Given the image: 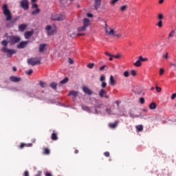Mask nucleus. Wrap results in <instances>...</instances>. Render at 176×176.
Here are the masks:
<instances>
[{"instance_id":"nucleus-49","label":"nucleus","mask_w":176,"mask_h":176,"mask_svg":"<svg viewBox=\"0 0 176 176\" xmlns=\"http://www.w3.org/2000/svg\"><path fill=\"white\" fill-rule=\"evenodd\" d=\"M104 155L106 157H109V156H111V154L108 151L104 152Z\"/></svg>"},{"instance_id":"nucleus-50","label":"nucleus","mask_w":176,"mask_h":176,"mask_svg":"<svg viewBox=\"0 0 176 176\" xmlns=\"http://www.w3.org/2000/svg\"><path fill=\"white\" fill-rule=\"evenodd\" d=\"M26 146V144L25 143H21L19 146V148L20 149H23V148L25 147Z\"/></svg>"},{"instance_id":"nucleus-43","label":"nucleus","mask_w":176,"mask_h":176,"mask_svg":"<svg viewBox=\"0 0 176 176\" xmlns=\"http://www.w3.org/2000/svg\"><path fill=\"white\" fill-rule=\"evenodd\" d=\"M138 60L141 61H146L148 59L147 58H143L142 56H139Z\"/></svg>"},{"instance_id":"nucleus-57","label":"nucleus","mask_w":176,"mask_h":176,"mask_svg":"<svg viewBox=\"0 0 176 176\" xmlns=\"http://www.w3.org/2000/svg\"><path fill=\"white\" fill-rule=\"evenodd\" d=\"M35 176H42V171L38 170Z\"/></svg>"},{"instance_id":"nucleus-48","label":"nucleus","mask_w":176,"mask_h":176,"mask_svg":"<svg viewBox=\"0 0 176 176\" xmlns=\"http://www.w3.org/2000/svg\"><path fill=\"white\" fill-rule=\"evenodd\" d=\"M32 72H34V70H32V69H30L28 72H25V74H27V75H31Z\"/></svg>"},{"instance_id":"nucleus-12","label":"nucleus","mask_w":176,"mask_h":176,"mask_svg":"<svg viewBox=\"0 0 176 176\" xmlns=\"http://www.w3.org/2000/svg\"><path fill=\"white\" fill-rule=\"evenodd\" d=\"M46 46H47V44L40 45L38 47L39 53H45V50H46Z\"/></svg>"},{"instance_id":"nucleus-45","label":"nucleus","mask_w":176,"mask_h":176,"mask_svg":"<svg viewBox=\"0 0 176 176\" xmlns=\"http://www.w3.org/2000/svg\"><path fill=\"white\" fill-rule=\"evenodd\" d=\"M101 87L102 89H105V87H107V82L103 81L101 84Z\"/></svg>"},{"instance_id":"nucleus-9","label":"nucleus","mask_w":176,"mask_h":176,"mask_svg":"<svg viewBox=\"0 0 176 176\" xmlns=\"http://www.w3.org/2000/svg\"><path fill=\"white\" fill-rule=\"evenodd\" d=\"M28 43H30L29 41H22L19 44L17 45L16 47L18 49H24V47H25V46H27L28 45Z\"/></svg>"},{"instance_id":"nucleus-2","label":"nucleus","mask_w":176,"mask_h":176,"mask_svg":"<svg viewBox=\"0 0 176 176\" xmlns=\"http://www.w3.org/2000/svg\"><path fill=\"white\" fill-rule=\"evenodd\" d=\"M51 19L54 21H63V20H65V14L54 12L51 15Z\"/></svg>"},{"instance_id":"nucleus-46","label":"nucleus","mask_w":176,"mask_h":176,"mask_svg":"<svg viewBox=\"0 0 176 176\" xmlns=\"http://www.w3.org/2000/svg\"><path fill=\"white\" fill-rule=\"evenodd\" d=\"M120 0H111L110 1L111 5H115L117 2H119Z\"/></svg>"},{"instance_id":"nucleus-26","label":"nucleus","mask_w":176,"mask_h":176,"mask_svg":"<svg viewBox=\"0 0 176 176\" xmlns=\"http://www.w3.org/2000/svg\"><path fill=\"white\" fill-rule=\"evenodd\" d=\"M50 87H52V89H53L54 90H57V83L52 82L50 84Z\"/></svg>"},{"instance_id":"nucleus-42","label":"nucleus","mask_w":176,"mask_h":176,"mask_svg":"<svg viewBox=\"0 0 176 176\" xmlns=\"http://www.w3.org/2000/svg\"><path fill=\"white\" fill-rule=\"evenodd\" d=\"M140 102L141 104H145V98H144L143 97L140 98Z\"/></svg>"},{"instance_id":"nucleus-1","label":"nucleus","mask_w":176,"mask_h":176,"mask_svg":"<svg viewBox=\"0 0 176 176\" xmlns=\"http://www.w3.org/2000/svg\"><path fill=\"white\" fill-rule=\"evenodd\" d=\"M3 14L6 16V21H10L12 20V12L9 10L8 4H3L2 6Z\"/></svg>"},{"instance_id":"nucleus-18","label":"nucleus","mask_w":176,"mask_h":176,"mask_svg":"<svg viewBox=\"0 0 176 176\" xmlns=\"http://www.w3.org/2000/svg\"><path fill=\"white\" fill-rule=\"evenodd\" d=\"M27 27H28L27 25L21 24V25L19 26V31H20V32H23L24 30L27 28Z\"/></svg>"},{"instance_id":"nucleus-47","label":"nucleus","mask_w":176,"mask_h":176,"mask_svg":"<svg viewBox=\"0 0 176 176\" xmlns=\"http://www.w3.org/2000/svg\"><path fill=\"white\" fill-rule=\"evenodd\" d=\"M88 68L91 69L94 67V63H89L87 65Z\"/></svg>"},{"instance_id":"nucleus-40","label":"nucleus","mask_w":176,"mask_h":176,"mask_svg":"<svg viewBox=\"0 0 176 176\" xmlns=\"http://www.w3.org/2000/svg\"><path fill=\"white\" fill-rule=\"evenodd\" d=\"M1 45L3 46H4V47H6V46H8V41H6V40H3L2 42H1Z\"/></svg>"},{"instance_id":"nucleus-36","label":"nucleus","mask_w":176,"mask_h":176,"mask_svg":"<svg viewBox=\"0 0 176 176\" xmlns=\"http://www.w3.org/2000/svg\"><path fill=\"white\" fill-rule=\"evenodd\" d=\"M100 81L105 82V76L104 74L100 75Z\"/></svg>"},{"instance_id":"nucleus-10","label":"nucleus","mask_w":176,"mask_h":176,"mask_svg":"<svg viewBox=\"0 0 176 176\" xmlns=\"http://www.w3.org/2000/svg\"><path fill=\"white\" fill-rule=\"evenodd\" d=\"M10 80L11 82H13L14 83H17V82H21V78L19 77H16L14 76H12L10 77Z\"/></svg>"},{"instance_id":"nucleus-39","label":"nucleus","mask_w":176,"mask_h":176,"mask_svg":"<svg viewBox=\"0 0 176 176\" xmlns=\"http://www.w3.org/2000/svg\"><path fill=\"white\" fill-rule=\"evenodd\" d=\"M175 34V31L172 30L168 35V38H173V36H174Z\"/></svg>"},{"instance_id":"nucleus-30","label":"nucleus","mask_w":176,"mask_h":176,"mask_svg":"<svg viewBox=\"0 0 176 176\" xmlns=\"http://www.w3.org/2000/svg\"><path fill=\"white\" fill-rule=\"evenodd\" d=\"M156 107H157V105H156V103H155V102H152L149 105L150 109H156Z\"/></svg>"},{"instance_id":"nucleus-51","label":"nucleus","mask_w":176,"mask_h":176,"mask_svg":"<svg viewBox=\"0 0 176 176\" xmlns=\"http://www.w3.org/2000/svg\"><path fill=\"white\" fill-rule=\"evenodd\" d=\"M112 57H113V58H120V54H118L117 55H112Z\"/></svg>"},{"instance_id":"nucleus-56","label":"nucleus","mask_w":176,"mask_h":176,"mask_svg":"<svg viewBox=\"0 0 176 176\" xmlns=\"http://www.w3.org/2000/svg\"><path fill=\"white\" fill-rule=\"evenodd\" d=\"M176 98V93L173 94L171 96V100H175Z\"/></svg>"},{"instance_id":"nucleus-29","label":"nucleus","mask_w":176,"mask_h":176,"mask_svg":"<svg viewBox=\"0 0 176 176\" xmlns=\"http://www.w3.org/2000/svg\"><path fill=\"white\" fill-rule=\"evenodd\" d=\"M40 12H41V10L39 8H36L34 11L32 12V14L33 16H35V14H39Z\"/></svg>"},{"instance_id":"nucleus-28","label":"nucleus","mask_w":176,"mask_h":176,"mask_svg":"<svg viewBox=\"0 0 176 176\" xmlns=\"http://www.w3.org/2000/svg\"><path fill=\"white\" fill-rule=\"evenodd\" d=\"M86 28H87V27L85 26V25H83V26L78 28V32H80L82 31H85Z\"/></svg>"},{"instance_id":"nucleus-62","label":"nucleus","mask_w":176,"mask_h":176,"mask_svg":"<svg viewBox=\"0 0 176 176\" xmlns=\"http://www.w3.org/2000/svg\"><path fill=\"white\" fill-rule=\"evenodd\" d=\"M45 176H52V173H49V172H47V173H45Z\"/></svg>"},{"instance_id":"nucleus-3","label":"nucleus","mask_w":176,"mask_h":176,"mask_svg":"<svg viewBox=\"0 0 176 176\" xmlns=\"http://www.w3.org/2000/svg\"><path fill=\"white\" fill-rule=\"evenodd\" d=\"M28 65H32V67L35 65H40L41 58H30L27 60Z\"/></svg>"},{"instance_id":"nucleus-35","label":"nucleus","mask_w":176,"mask_h":176,"mask_svg":"<svg viewBox=\"0 0 176 176\" xmlns=\"http://www.w3.org/2000/svg\"><path fill=\"white\" fill-rule=\"evenodd\" d=\"M125 10H127V6H122L120 7L121 12H124Z\"/></svg>"},{"instance_id":"nucleus-7","label":"nucleus","mask_w":176,"mask_h":176,"mask_svg":"<svg viewBox=\"0 0 176 176\" xmlns=\"http://www.w3.org/2000/svg\"><path fill=\"white\" fill-rule=\"evenodd\" d=\"M20 6L24 10H28V9L30 8V6H28V0H22L20 2Z\"/></svg>"},{"instance_id":"nucleus-55","label":"nucleus","mask_w":176,"mask_h":176,"mask_svg":"<svg viewBox=\"0 0 176 176\" xmlns=\"http://www.w3.org/2000/svg\"><path fill=\"white\" fill-rule=\"evenodd\" d=\"M164 74V69H160V76H162Z\"/></svg>"},{"instance_id":"nucleus-20","label":"nucleus","mask_w":176,"mask_h":176,"mask_svg":"<svg viewBox=\"0 0 176 176\" xmlns=\"http://www.w3.org/2000/svg\"><path fill=\"white\" fill-rule=\"evenodd\" d=\"M16 21H17V19H15L13 21H12L10 23H7L6 27L8 28H10V27H13V25H14V23H16Z\"/></svg>"},{"instance_id":"nucleus-6","label":"nucleus","mask_w":176,"mask_h":176,"mask_svg":"<svg viewBox=\"0 0 176 176\" xmlns=\"http://www.w3.org/2000/svg\"><path fill=\"white\" fill-rule=\"evenodd\" d=\"M45 30L47 31V34L49 36L53 35L56 32V28H52V25H48L45 27Z\"/></svg>"},{"instance_id":"nucleus-13","label":"nucleus","mask_w":176,"mask_h":176,"mask_svg":"<svg viewBox=\"0 0 176 176\" xmlns=\"http://www.w3.org/2000/svg\"><path fill=\"white\" fill-rule=\"evenodd\" d=\"M82 91L84 93H85V94H88V96H91L93 94V91L87 87H83Z\"/></svg>"},{"instance_id":"nucleus-34","label":"nucleus","mask_w":176,"mask_h":176,"mask_svg":"<svg viewBox=\"0 0 176 176\" xmlns=\"http://www.w3.org/2000/svg\"><path fill=\"white\" fill-rule=\"evenodd\" d=\"M156 25L160 28H162V27H163V21H159Z\"/></svg>"},{"instance_id":"nucleus-11","label":"nucleus","mask_w":176,"mask_h":176,"mask_svg":"<svg viewBox=\"0 0 176 176\" xmlns=\"http://www.w3.org/2000/svg\"><path fill=\"white\" fill-rule=\"evenodd\" d=\"M107 28H108V24L107 23V22H105L104 29H105L106 34H107V35H110V36L114 35L113 29H110V31L109 32Z\"/></svg>"},{"instance_id":"nucleus-27","label":"nucleus","mask_w":176,"mask_h":176,"mask_svg":"<svg viewBox=\"0 0 176 176\" xmlns=\"http://www.w3.org/2000/svg\"><path fill=\"white\" fill-rule=\"evenodd\" d=\"M43 154L44 155H50V150L47 148H43Z\"/></svg>"},{"instance_id":"nucleus-33","label":"nucleus","mask_w":176,"mask_h":176,"mask_svg":"<svg viewBox=\"0 0 176 176\" xmlns=\"http://www.w3.org/2000/svg\"><path fill=\"white\" fill-rule=\"evenodd\" d=\"M163 19H164V16L163 15V14H159L157 15V19L160 21L163 20Z\"/></svg>"},{"instance_id":"nucleus-53","label":"nucleus","mask_w":176,"mask_h":176,"mask_svg":"<svg viewBox=\"0 0 176 176\" xmlns=\"http://www.w3.org/2000/svg\"><path fill=\"white\" fill-rule=\"evenodd\" d=\"M107 68V65H103L99 68V71H104Z\"/></svg>"},{"instance_id":"nucleus-17","label":"nucleus","mask_w":176,"mask_h":176,"mask_svg":"<svg viewBox=\"0 0 176 176\" xmlns=\"http://www.w3.org/2000/svg\"><path fill=\"white\" fill-rule=\"evenodd\" d=\"M109 83L111 86H115L116 85V81H115V78H113V76H110Z\"/></svg>"},{"instance_id":"nucleus-58","label":"nucleus","mask_w":176,"mask_h":176,"mask_svg":"<svg viewBox=\"0 0 176 176\" xmlns=\"http://www.w3.org/2000/svg\"><path fill=\"white\" fill-rule=\"evenodd\" d=\"M32 8H36V9H38V5L36 3H34L32 4Z\"/></svg>"},{"instance_id":"nucleus-25","label":"nucleus","mask_w":176,"mask_h":176,"mask_svg":"<svg viewBox=\"0 0 176 176\" xmlns=\"http://www.w3.org/2000/svg\"><path fill=\"white\" fill-rule=\"evenodd\" d=\"M89 23H90V20H89V19H84L83 23L85 27H89Z\"/></svg>"},{"instance_id":"nucleus-31","label":"nucleus","mask_w":176,"mask_h":176,"mask_svg":"<svg viewBox=\"0 0 176 176\" xmlns=\"http://www.w3.org/2000/svg\"><path fill=\"white\" fill-rule=\"evenodd\" d=\"M105 112L107 113V115H111L112 113V109L109 107H107L105 109Z\"/></svg>"},{"instance_id":"nucleus-22","label":"nucleus","mask_w":176,"mask_h":176,"mask_svg":"<svg viewBox=\"0 0 176 176\" xmlns=\"http://www.w3.org/2000/svg\"><path fill=\"white\" fill-rule=\"evenodd\" d=\"M136 130L138 131V133H140V131H143L144 126L141 124L136 126Z\"/></svg>"},{"instance_id":"nucleus-8","label":"nucleus","mask_w":176,"mask_h":176,"mask_svg":"<svg viewBox=\"0 0 176 176\" xmlns=\"http://www.w3.org/2000/svg\"><path fill=\"white\" fill-rule=\"evenodd\" d=\"M99 96L101 98H106V100H108L109 98V95L107 94V91H105V89H101L99 91Z\"/></svg>"},{"instance_id":"nucleus-44","label":"nucleus","mask_w":176,"mask_h":176,"mask_svg":"<svg viewBox=\"0 0 176 176\" xmlns=\"http://www.w3.org/2000/svg\"><path fill=\"white\" fill-rule=\"evenodd\" d=\"M131 75H132V76H135V75H137V72L135 70H131Z\"/></svg>"},{"instance_id":"nucleus-61","label":"nucleus","mask_w":176,"mask_h":176,"mask_svg":"<svg viewBox=\"0 0 176 176\" xmlns=\"http://www.w3.org/2000/svg\"><path fill=\"white\" fill-rule=\"evenodd\" d=\"M115 102H116V105H117L118 107H119V105H120V101L117 100V101H116Z\"/></svg>"},{"instance_id":"nucleus-24","label":"nucleus","mask_w":176,"mask_h":176,"mask_svg":"<svg viewBox=\"0 0 176 176\" xmlns=\"http://www.w3.org/2000/svg\"><path fill=\"white\" fill-rule=\"evenodd\" d=\"M118 121H116L115 123H113V124H109V126L111 129H116V127L118 126Z\"/></svg>"},{"instance_id":"nucleus-32","label":"nucleus","mask_w":176,"mask_h":176,"mask_svg":"<svg viewBox=\"0 0 176 176\" xmlns=\"http://www.w3.org/2000/svg\"><path fill=\"white\" fill-rule=\"evenodd\" d=\"M141 62L139 59L133 64L135 67H141Z\"/></svg>"},{"instance_id":"nucleus-38","label":"nucleus","mask_w":176,"mask_h":176,"mask_svg":"<svg viewBox=\"0 0 176 176\" xmlns=\"http://www.w3.org/2000/svg\"><path fill=\"white\" fill-rule=\"evenodd\" d=\"M39 85L41 87H46V82H43V81H40L39 82Z\"/></svg>"},{"instance_id":"nucleus-52","label":"nucleus","mask_w":176,"mask_h":176,"mask_svg":"<svg viewBox=\"0 0 176 176\" xmlns=\"http://www.w3.org/2000/svg\"><path fill=\"white\" fill-rule=\"evenodd\" d=\"M155 89H156L157 93H160V91H162V88L160 87L156 86Z\"/></svg>"},{"instance_id":"nucleus-54","label":"nucleus","mask_w":176,"mask_h":176,"mask_svg":"<svg viewBox=\"0 0 176 176\" xmlns=\"http://www.w3.org/2000/svg\"><path fill=\"white\" fill-rule=\"evenodd\" d=\"M23 176H30V172H28V170H25L23 173Z\"/></svg>"},{"instance_id":"nucleus-63","label":"nucleus","mask_w":176,"mask_h":176,"mask_svg":"<svg viewBox=\"0 0 176 176\" xmlns=\"http://www.w3.org/2000/svg\"><path fill=\"white\" fill-rule=\"evenodd\" d=\"M87 16V17H93V14L88 13Z\"/></svg>"},{"instance_id":"nucleus-21","label":"nucleus","mask_w":176,"mask_h":176,"mask_svg":"<svg viewBox=\"0 0 176 176\" xmlns=\"http://www.w3.org/2000/svg\"><path fill=\"white\" fill-rule=\"evenodd\" d=\"M134 93H135V94H142V89L140 87H136L134 89Z\"/></svg>"},{"instance_id":"nucleus-14","label":"nucleus","mask_w":176,"mask_h":176,"mask_svg":"<svg viewBox=\"0 0 176 176\" xmlns=\"http://www.w3.org/2000/svg\"><path fill=\"white\" fill-rule=\"evenodd\" d=\"M34 35V31H28L25 33V39H30Z\"/></svg>"},{"instance_id":"nucleus-64","label":"nucleus","mask_w":176,"mask_h":176,"mask_svg":"<svg viewBox=\"0 0 176 176\" xmlns=\"http://www.w3.org/2000/svg\"><path fill=\"white\" fill-rule=\"evenodd\" d=\"M26 146H32V143L26 144Z\"/></svg>"},{"instance_id":"nucleus-23","label":"nucleus","mask_w":176,"mask_h":176,"mask_svg":"<svg viewBox=\"0 0 176 176\" xmlns=\"http://www.w3.org/2000/svg\"><path fill=\"white\" fill-rule=\"evenodd\" d=\"M69 78L68 77L65 78L63 80L60 81V85H65V83H68Z\"/></svg>"},{"instance_id":"nucleus-37","label":"nucleus","mask_w":176,"mask_h":176,"mask_svg":"<svg viewBox=\"0 0 176 176\" xmlns=\"http://www.w3.org/2000/svg\"><path fill=\"white\" fill-rule=\"evenodd\" d=\"M123 76L125 78H129V76H130V73L129 72V71H126L124 72Z\"/></svg>"},{"instance_id":"nucleus-5","label":"nucleus","mask_w":176,"mask_h":176,"mask_svg":"<svg viewBox=\"0 0 176 176\" xmlns=\"http://www.w3.org/2000/svg\"><path fill=\"white\" fill-rule=\"evenodd\" d=\"M21 38L19 36H10V45H15V43H19Z\"/></svg>"},{"instance_id":"nucleus-59","label":"nucleus","mask_w":176,"mask_h":176,"mask_svg":"<svg viewBox=\"0 0 176 176\" xmlns=\"http://www.w3.org/2000/svg\"><path fill=\"white\" fill-rule=\"evenodd\" d=\"M104 54L106 56H108L109 57H112V54H109V52H105Z\"/></svg>"},{"instance_id":"nucleus-60","label":"nucleus","mask_w":176,"mask_h":176,"mask_svg":"<svg viewBox=\"0 0 176 176\" xmlns=\"http://www.w3.org/2000/svg\"><path fill=\"white\" fill-rule=\"evenodd\" d=\"M69 64H74V60L71 58H69Z\"/></svg>"},{"instance_id":"nucleus-19","label":"nucleus","mask_w":176,"mask_h":176,"mask_svg":"<svg viewBox=\"0 0 176 176\" xmlns=\"http://www.w3.org/2000/svg\"><path fill=\"white\" fill-rule=\"evenodd\" d=\"M79 92L78 91H70L69 92V96H73V97H77Z\"/></svg>"},{"instance_id":"nucleus-16","label":"nucleus","mask_w":176,"mask_h":176,"mask_svg":"<svg viewBox=\"0 0 176 176\" xmlns=\"http://www.w3.org/2000/svg\"><path fill=\"white\" fill-rule=\"evenodd\" d=\"M51 140H52V141H57L58 140V137L57 136V133L56 132H54V131H53V133L51 135Z\"/></svg>"},{"instance_id":"nucleus-15","label":"nucleus","mask_w":176,"mask_h":176,"mask_svg":"<svg viewBox=\"0 0 176 176\" xmlns=\"http://www.w3.org/2000/svg\"><path fill=\"white\" fill-rule=\"evenodd\" d=\"M94 6L96 10H98L100 6H101V0H95Z\"/></svg>"},{"instance_id":"nucleus-41","label":"nucleus","mask_w":176,"mask_h":176,"mask_svg":"<svg viewBox=\"0 0 176 176\" xmlns=\"http://www.w3.org/2000/svg\"><path fill=\"white\" fill-rule=\"evenodd\" d=\"M113 34H111V35H113L114 36H116V38H120L122 36V34H120V33L116 34H115V30H113Z\"/></svg>"},{"instance_id":"nucleus-4","label":"nucleus","mask_w":176,"mask_h":176,"mask_svg":"<svg viewBox=\"0 0 176 176\" xmlns=\"http://www.w3.org/2000/svg\"><path fill=\"white\" fill-rule=\"evenodd\" d=\"M1 52H3V53H6V54H7V57H9L10 58L12 57L13 54H16V53L15 50H10L6 47L1 48Z\"/></svg>"}]
</instances>
